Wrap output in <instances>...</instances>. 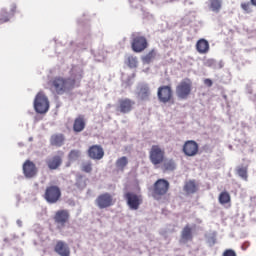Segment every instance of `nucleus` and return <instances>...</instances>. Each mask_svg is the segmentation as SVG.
I'll use <instances>...</instances> for the list:
<instances>
[{
  "label": "nucleus",
  "instance_id": "f257e3e1",
  "mask_svg": "<svg viewBox=\"0 0 256 256\" xmlns=\"http://www.w3.org/2000/svg\"><path fill=\"white\" fill-rule=\"evenodd\" d=\"M48 86L53 94L63 96L75 89L76 79L71 77L55 76L49 80Z\"/></svg>",
  "mask_w": 256,
  "mask_h": 256
},
{
  "label": "nucleus",
  "instance_id": "f03ea898",
  "mask_svg": "<svg viewBox=\"0 0 256 256\" xmlns=\"http://www.w3.org/2000/svg\"><path fill=\"white\" fill-rule=\"evenodd\" d=\"M149 47L148 39L141 33H134L131 36V49L134 53H143Z\"/></svg>",
  "mask_w": 256,
  "mask_h": 256
},
{
  "label": "nucleus",
  "instance_id": "7ed1b4c3",
  "mask_svg": "<svg viewBox=\"0 0 256 256\" xmlns=\"http://www.w3.org/2000/svg\"><path fill=\"white\" fill-rule=\"evenodd\" d=\"M44 200L48 204H56L62 198V190L58 185H48L45 188V192L43 194Z\"/></svg>",
  "mask_w": 256,
  "mask_h": 256
},
{
  "label": "nucleus",
  "instance_id": "20e7f679",
  "mask_svg": "<svg viewBox=\"0 0 256 256\" xmlns=\"http://www.w3.org/2000/svg\"><path fill=\"white\" fill-rule=\"evenodd\" d=\"M192 91H193V82L189 78H184L176 86V96L180 100H187L189 96H191Z\"/></svg>",
  "mask_w": 256,
  "mask_h": 256
},
{
  "label": "nucleus",
  "instance_id": "39448f33",
  "mask_svg": "<svg viewBox=\"0 0 256 256\" xmlns=\"http://www.w3.org/2000/svg\"><path fill=\"white\" fill-rule=\"evenodd\" d=\"M149 160L154 167L159 168V165L165 162V149L159 145H152L149 151Z\"/></svg>",
  "mask_w": 256,
  "mask_h": 256
},
{
  "label": "nucleus",
  "instance_id": "423d86ee",
  "mask_svg": "<svg viewBox=\"0 0 256 256\" xmlns=\"http://www.w3.org/2000/svg\"><path fill=\"white\" fill-rule=\"evenodd\" d=\"M34 109L38 114H46L50 109V102L44 92H38L34 99Z\"/></svg>",
  "mask_w": 256,
  "mask_h": 256
},
{
  "label": "nucleus",
  "instance_id": "0eeeda50",
  "mask_svg": "<svg viewBox=\"0 0 256 256\" xmlns=\"http://www.w3.org/2000/svg\"><path fill=\"white\" fill-rule=\"evenodd\" d=\"M169 192V181L166 179H158L153 186L152 197L159 201Z\"/></svg>",
  "mask_w": 256,
  "mask_h": 256
},
{
  "label": "nucleus",
  "instance_id": "6e6552de",
  "mask_svg": "<svg viewBox=\"0 0 256 256\" xmlns=\"http://www.w3.org/2000/svg\"><path fill=\"white\" fill-rule=\"evenodd\" d=\"M124 199L130 210L137 211L143 204V197L133 191H126L124 193Z\"/></svg>",
  "mask_w": 256,
  "mask_h": 256
},
{
  "label": "nucleus",
  "instance_id": "1a4fd4ad",
  "mask_svg": "<svg viewBox=\"0 0 256 256\" xmlns=\"http://www.w3.org/2000/svg\"><path fill=\"white\" fill-rule=\"evenodd\" d=\"M95 204L100 210L108 209L116 204V199L111 193L105 192L98 195Z\"/></svg>",
  "mask_w": 256,
  "mask_h": 256
},
{
  "label": "nucleus",
  "instance_id": "9d476101",
  "mask_svg": "<svg viewBox=\"0 0 256 256\" xmlns=\"http://www.w3.org/2000/svg\"><path fill=\"white\" fill-rule=\"evenodd\" d=\"M53 220L58 229H64L70 221V212L67 209H61L55 212Z\"/></svg>",
  "mask_w": 256,
  "mask_h": 256
},
{
  "label": "nucleus",
  "instance_id": "9b49d317",
  "mask_svg": "<svg viewBox=\"0 0 256 256\" xmlns=\"http://www.w3.org/2000/svg\"><path fill=\"white\" fill-rule=\"evenodd\" d=\"M157 97L160 103H171L173 101V88H171V85L160 86L157 91Z\"/></svg>",
  "mask_w": 256,
  "mask_h": 256
},
{
  "label": "nucleus",
  "instance_id": "f8f14e48",
  "mask_svg": "<svg viewBox=\"0 0 256 256\" xmlns=\"http://www.w3.org/2000/svg\"><path fill=\"white\" fill-rule=\"evenodd\" d=\"M136 102L130 98H121L118 100L116 111L120 114H129L135 108Z\"/></svg>",
  "mask_w": 256,
  "mask_h": 256
},
{
  "label": "nucleus",
  "instance_id": "ddd939ff",
  "mask_svg": "<svg viewBox=\"0 0 256 256\" xmlns=\"http://www.w3.org/2000/svg\"><path fill=\"white\" fill-rule=\"evenodd\" d=\"M23 175L27 179H33L38 174V168L36 164L31 160H26L22 166Z\"/></svg>",
  "mask_w": 256,
  "mask_h": 256
},
{
  "label": "nucleus",
  "instance_id": "4468645a",
  "mask_svg": "<svg viewBox=\"0 0 256 256\" xmlns=\"http://www.w3.org/2000/svg\"><path fill=\"white\" fill-rule=\"evenodd\" d=\"M182 151L187 157H195L199 154V144L195 140H187L183 145Z\"/></svg>",
  "mask_w": 256,
  "mask_h": 256
},
{
  "label": "nucleus",
  "instance_id": "2eb2a0df",
  "mask_svg": "<svg viewBox=\"0 0 256 256\" xmlns=\"http://www.w3.org/2000/svg\"><path fill=\"white\" fill-rule=\"evenodd\" d=\"M87 154L90 159L100 161L104 158L105 151L101 145H92L87 150Z\"/></svg>",
  "mask_w": 256,
  "mask_h": 256
},
{
  "label": "nucleus",
  "instance_id": "dca6fc26",
  "mask_svg": "<svg viewBox=\"0 0 256 256\" xmlns=\"http://www.w3.org/2000/svg\"><path fill=\"white\" fill-rule=\"evenodd\" d=\"M54 252L59 256H71L70 246L63 240H58L56 242Z\"/></svg>",
  "mask_w": 256,
  "mask_h": 256
},
{
  "label": "nucleus",
  "instance_id": "f3484780",
  "mask_svg": "<svg viewBox=\"0 0 256 256\" xmlns=\"http://www.w3.org/2000/svg\"><path fill=\"white\" fill-rule=\"evenodd\" d=\"M151 89L148 84H142L138 87L137 98L142 102L150 101Z\"/></svg>",
  "mask_w": 256,
  "mask_h": 256
},
{
  "label": "nucleus",
  "instance_id": "a211bd4d",
  "mask_svg": "<svg viewBox=\"0 0 256 256\" xmlns=\"http://www.w3.org/2000/svg\"><path fill=\"white\" fill-rule=\"evenodd\" d=\"M86 118L84 115H78L73 122V132L76 134L82 133L86 129Z\"/></svg>",
  "mask_w": 256,
  "mask_h": 256
},
{
  "label": "nucleus",
  "instance_id": "6ab92c4d",
  "mask_svg": "<svg viewBox=\"0 0 256 256\" xmlns=\"http://www.w3.org/2000/svg\"><path fill=\"white\" fill-rule=\"evenodd\" d=\"M66 137L63 133H55L50 136V145L52 147L61 148L65 145Z\"/></svg>",
  "mask_w": 256,
  "mask_h": 256
},
{
  "label": "nucleus",
  "instance_id": "aec40b11",
  "mask_svg": "<svg viewBox=\"0 0 256 256\" xmlns=\"http://www.w3.org/2000/svg\"><path fill=\"white\" fill-rule=\"evenodd\" d=\"M63 164V158L61 155H54L46 160V165L49 170H58Z\"/></svg>",
  "mask_w": 256,
  "mask_h": 256
},
{
  "label": "nucleus",
  "instance_id": "412c9836",
  "mask_svg": "<svg viewBox=\"0 0 256 256\" xmlns=\"http://www.w3.org/2000/svg\"><path fill=\"white\" fill-rule=\"evenodd\" d=\"M183 191L187 195H193L197 193V191H199V185L197 184V181L194 179L186 181L183 186Z\"/></svg>",
  "mask_w": 256,
  "mask_h": 256
},
{
  "label": "nucleus",
  "instance_id": "4be33fe9",
  "mask_svg": "<svg viewBox=\"0 0 256 256\" xmlns=\"http://www.w3.org/2000/svg\"><path fill=\"white\" fill-rule=\"evenodd\" d=\"M209 41H207L206 39H199L196 43V51L200 54V55H205L207 53H209Z\"/></svg>",
  "mask_w": 256,
  "mask_h": 256
},
{
  "label": "nucleus",
  "instance_id": "5701e85b",
  "mask_svg": "<svg viewBox=\"0 0 256 256\" xmlns=\"http://www.w3.org/2000/svg\"><path fill=\"white\" fill-rule=\"evenodd\" d=\"M181 241L184 243L193 241V229L189 224L185 225L181 232Z\"/></svg>",
  "mask_w": 256,
  "mask_h": 256
},
{
  "label": "nucleus",
  "instance_id": "b1692460",
  "mask_svg": "<svg viewBox=\"0 0 256 256\" xmlns=\"http://www.w3.org/2000/svg\"><path fill=\"white\" fill-rule=\"evenodd\" d=\"M129 165V159L127 156L119 157L115 162V167L117 172H125L126 168Z\"/></svg>",
  "mask_w": 256,
  "mask_h": 256
},
{
  "label": "nucleus",
  "instance_id": "393cba45",
  "mask_svg": "<svg viewBox=\"0 0 256 256\" xmlns=\"http://www.w3.org/2000/svg\"><path fill=\"white\" fill-rule=\"evenodd\" d=\"M162 169L166 172H173L177 169V162L173 158L166 159L162 163Z\"/></svg>",
  "mask_w": 256,
  "mask_h": 256
},
{
  "label": "nucleus",
  "instance_id": "a878e982",
  "mask_svg": "<svg viewBox=\"0 0 256 256\" xmlns=\"http://www.w3.org/2000/svg\"><path fill=\"white\" fill-rule=\"evenodd\" d=\"M223 7V0H210V9L214 13L221 12V8Z\"/></svg>",
  "mask_w": 256,
  "mask_h": 256
},
{
  "label": "nucleus",
  "instance_id": "bb28decb",
  "mask_svg": "<svg viewBox=\"0 0 256 256\" xmlns=\"http://www.w3.org/2000/svg\"><path fill=\"white\" fill-rule=\"evenodd\" d=\"M156 56H157V52L155 51V49H152L145 56L142 57V62L144 64H151L153 60H155Z\"/></svg>",
  "mask_w": 256,
  "mask_h": 256
},
{
  "label": "nucleus",
  "instance_id": "cd10ccee",
  "mask_svg": "<svg viewBox=\"0 0 256 256\" xmlns=\"http://www.w3.org/2000/svg\"><path fill=\"white\" fill-rule=\"evenodd\" d=\"M247 171H248V167L247 166H238L236 168V173L237 175L243 179L244 181H247L248 180V174H247Z\"/></svg>",
  "mask_w": 256,
  "mask_h": 256
},
{
  "label": "nucleus",
  "instance_id": "c85d7f7f",
  "mask_svg": "<svg viewBox=\"0 0 256 256\" xmlns=\"http://www.w3.org/2000/svg\"><path fill=\"white\" fill-rule=\"evenodd\" d=\"M219 203L221 205H226L231 203V195L227 191H223L219 195Z\"/></svg>",
  "mask_w": 256,
  "mask_h": 256
},
{
  "label": "nucleus",
  "instance_id": "c756f323",
  "mask_svg": "<svg viewBox=\"0 0 256 256\" xmlns=\"http://www.w3.org/2000/svg\"><path fill=\"white\" fill-rule=\"evenodd\" d=\"M81 157V151L77 149H73L68 154V159L70 161H77Z\"/></svg>",
  "mask_w": 256,
  "mask_h": 256
},
{
  "label": "nucleus",
  "instance_id": "7c9ffc66",
  "mask_svg": "<svg viewBox=\"0 0 256 256\" xmlns=\"http://www.w3.org/2000/svg\"><path fill=\"white\" fill-rule=\"evenodd\" d=\"M81 171L84 173H91L93 171V164L91 161L82 163Z\"/></svg>",
  "mask_w": 256,
  "mask_h": 256
},
{
  "label": "nucleus",
  "instance_id": "2f4dec72",
  "mask_svg": "<svg viewBox=\"0 0 256 256\" xmlns=\"http://www.w3.org/2000/svg\"><path fill=\"white\" fill-rule=\"evenodd\" d=\"M128 66L130 68H137L138 67V58L135 56H129L127 58Z\"/></svg>",
  "mask_w": 256,
  "mask_h": 256
},
{
  "label": "nucleus",
  "instance_id": "473e14b6",
  "mask_svg": "<svg viewBox=\"0 0 256 256\" xmlns=\"http://www.w3.org/2000/svg\"><path fill=\"white\" fill-rule=\"evenodd\" d=\"M241 9L247 14L251 13V2H243L241 3Z\"/></svg>",
  "mask_w": 256,
  "mask_h": 256
},
{
  "label": "nucleus",
  "instance_id": "72a5a7b5",
  "mask_svg": "<svg viewBox=\"0 0 256 256\" xmlns=\"http://www.w3.org/2000/svg\"><path fill=\"white\" fill-rule=\"evenodd\" d=\"M222 256H237L236 252L233 249H226L223 252Z\"/></svg>",
  "mask_w": 256,
  "mask_h": 256
},
{
  "label": "nucleus",
  "instance_id": "f704fd0d",
  "mask_svg": "<svg viewBox=\"0 0 256 256\" xmlns=\"http://www.w3.org/2000/svg\"><path fill=\"white\" fill-rule=\"evenodd\" d=\"M8 21H9L8 16H4V17H3V15L0 16V23L1 24L7 23Z\"/></svg>",
  "mask_w": 256,
  "mask_h": 256
},
{
  "label": "nucleus",
  "instance_id": "c9c22d12",
  "mask_svg": "<svg viewBox=\"0 0 256 256\" xmlns=\"http://www.w3.org/2000/svg\"><path fill=\"white\" fill-rule=\"evenodd\" d=\"M206 65H207V67L212 68L213 66H215V60H213V59L208 60L206 62Z\"/></svg>",
  "mask_w": 256,
  "mask_h": 256
},
{
  "label": "nucleus",
  "instance_id": "e433bc0d",
  "mask_svg": "<svg viewBox=\"0 0 256 256\" xmlns=\"http://www.w3.org/2000/svg\"><path fill=\"white\" fill-rule=\"evenodd\" d=\"M204 84L207 86V87H212L213 86V81L211 79H205L204 80Z\"/></svg>",
  "mask_w": 256,
  "mask_h": 256
},
{
  "label": "nucleus",
  "instance_id": "4c0bfd02",
  "mask_svg": "<svg viewBox=\"0 0 256 256\" xmlns=\"http://www.w3.org/2000/svg\"><path fill=\"white\" fill-rule=\"evenodd\" d=\"M251 5H253L254 7H256V0H250Z\"/></svg>",
  "mask_w": 256,
  "mask_h": 256
},
{
  "label": "nucleus",
  "instance_id": "58836bf2",
  "mask_svg": "<svg viewBox=\"0 0 256 256\" xmlns=\"http://www.w3.org/2000/svg\"><path fill=\"white\" fill-rule=\"evenodd\" d=\"M64 155V152H61V156H63Z\"/></svg>",
  "mask_w": 256,
  "mask_h": 256
}]
</instances>
